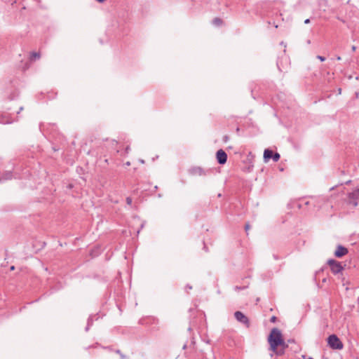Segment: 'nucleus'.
I'll return each mask as SVG.
<instances>
[{
    "label": "nucleus",
    "instance_id": "nucleus-46",
    "mask_svg": "<svg viewBox=\"0 0 359 359\" xmlns=\"http://www.w3.org/2000/svg\"><path fill=\"white\" fill-rule=\"evenodd\" d=\"M309 359H313L311 357L309 358Z\"/></svg>",
    "mask_w": 359,
    "mask_h": 359
},
{
    "label": "nucleus",
    "instance_id": "nucleus-3",
    "mask_svg": "<svg viewBox=\"0 0 359 359\" xmlns=\"http://www.w3.org/2000/svg\"><path fill=\"white\" fill-rule=\"evenodd\" d=\"M328 346L332 349L341 350L343 348V343L341 341L339 338L335 335L332 334L327 338Z\"/></svg>",
    "mask_w": 359,
    "mask_h": 359
},
{
    "label": "nucleus",
    "instance_id": "nucleus-40",
    "mask_svg": "<svg viewBox=\"0 0 359 359\" xmlns=\"http://www.w3.org/2000/svg\"><path fill=\"white\" fill-rule=\"evenodd\" d=\"M186 347H187V345H186V344H184V345L183 346V348L184 349V348H186Z\"/></svg>",
    "mask_w": 359,
    "mask_h": 359
},
{
    "label": "nucleus",
    "instance_id": "nucleus-22",
    "mask_svg": "<svg viewBox=\"0 0 359 359\" xmlns=\"http://www.w3.org/2000/svg\"><path fill=\"white\" fill-rule=\"evenodd\" d=\"M203 250L205 251V252H208V248L206 246L205 243H203Z\"/></svg>",
    "mask_w": 359,
    "mask_h": 359
},
{
    "label": "nucleus",
    "instance_id": "nucleus-5",
    "mask_svg": "<svg viewBox=\"0 0 359 359\" xmlns=\"http://www.w3.org/2000/svg\"><path fill=\"white\" fill-rule=\"evenodd\" d=\"M271 158H272L274 162H278L280 158V155L278 152L274 153L269 149H265L264 151V161L267 162Z\"/></svg>",
    "mask_w": 359,
    "mask_h": 359
},
{
    "label": "nucleus",
    "instance_id": "nucleus-43",
    "mask_svg": "<svg viewBox=\"0 0 359 359\" xmlns=\"http://www.w3.org/2000/svg\"><path fill=\"white\" fill-rule=\"evenodd\" d=\"M341 88H339V89L338 90V92H339V93H341Z\"/></svg>",
    "mask_w": 359,
    "mask_h": 359
},
{
    "label": "nucleus",
    "instance_id": "nucleus-42",
    "mask_svg": "<svg viewBox=\"0 0 359 359\" xmlns=\"http://www.w3.org/2000/svg\"><path fill=\"white\" fill-rule=\"evenodd\" d=\"M140 162H141L142 163H144V160H141V161H140Z\"/></svg>",
    "mask_w": 359,
    "mask_h": 359
},
{
    "label": "nucleus",
    "instance_id": "nucleus-38",
    "mask_svg": "<svg viewBox=\"0 0 359 359\" xmlns=\"http://www.w3.org/2000/svg\"><path fill=\"white\" fill-rule=\"evenodd\" d=\"M353 206L355 207L358 203H353Z\"/></svg>",
    "mask_w": 359,
    "mask_h": 359
},
{
    "label": "nucleus",
    "instance_id": "nucleus-21",
    "mask_svg": "<svg viewBox=\"0 0 359 359\" xmlns=\"http://www.w3.org/2000/svg\"><path fill=\"white\" fill-rule=\"evenodd\" d=\"M129 150H130V147H129V146H127V147H126V149H125V151H124V153H125L126 154H127L129 152Z\"/></svg>",
    "mask_w": 359,
    "mask_h": 359
},
{
    "label": "nucleus",
    "instance_id": "nucleus-26",
    "mask_svg": "<svg viewBox=\"0 0 359 359\" xmlns=\"http://www.w3.org/2000/svg\"><path fill=\"white\" fill-rule=\"evenodd\" d=\"M351 49H352L353 51H355L356 50V46H353Z\"/></svg>",
    "mask_w": 359,
    "mask_h": 359
},
{
    "label": "nucleus",
    "instance_id": "nucleus-28",
    "mask_svg": "<svg viewBox=\"0 0 359 359\" xmlns=\"http://www.w3.org/2000/svg\"><path fill=\"white\" fill-rule=\"evenodd\" d=\"M97 2L99 3H103L104 1H105L106 0H96Z\"/></svg>",
    "mask_w": 359,
    "mask_h": 359
},
{
    "label": "nucleus",
    "instance_id": "nucleus-8",
    "mask_svg": "<svg viewBox=\"0 0 359 359\" xmlns=\"http://www.w3.org/2000/svg\"><path fill=\"white\" fill-rule=\"evenodd\" d=\"M348 250L346 247L341 245H338L334 252V256L337 258H341L348 254Z\"/></svg>",
    "mask_w": 359,
    "mask_h": 359
},
{
    "label": "nucleus",
    "instance_id": "nucleus-6",
    "mask_svg": "<svg viewBox=\"0 0 359 359\" xmlns=\"http://www.w3.org/2000/svg\"><path fill=\"white\" fill-rule=\"evenodd\" d=\"M235 318L240 323L244 324L248 327L250 326V321L248 318L244 315L241 311H236L234 313Z\"/></svg>",
    "mask_w": 359,
    "mask_h": 359
},
{
    "label": "nucleus",
    "instance_id": "nucleus-36",
    "mask_svg": "<svg viewBox=\"0 0 359 359\" xmlns=\"http://www.w3.org/2000/svg\"><path fill=\"white\" fill-rule=\"evenodd\" d=\"M341 57H340V56L337 57V60H341Z\"/></svg>",
    "mask_w": 359,
    "mask_h": 359
},
{
    "label": "nucleus",
    "instance_id": "nucleus-4",
    "mask_svg": "<svg viewBox=\"0 0 359 359\" xmlns=\"http://www.w3.org/2000/svg\"><path fill=\"white\" fill-rule=\"evenodd\" d=\"M327 264L330 266V270L334 274H337L344 270V266L341 265V262L337 260L329 259Z\"/></svg>",
    "mask_w": 359,
    "mask_h": 359
},
{
    "label": "nucleus",
    "instance_id": "nucleus-19",
    "mask_svg": "<svg viewBox=\"0 0 359 359\" xmlns=\"http://www.w3.org/2000/svg\"><path fill=\"white\" fill-rule=\"evenodd\" d=\"M276 320H277V318H276L275 316H273L271 318V319H270V321H271V323H276Z\"/></svg>",
    "mask_w": 359,
    "mask_h": 359
},
{
    "label": "nucleus",
    "instance_id": "nucleus-11",
    "mask_svg": "<svg viewBox=\"0 0 359 359\" xmlns=\"http://www.w3.org/2000/svg\"><path fill=\"white\" fill-rule=\"evenodd\" d=\"M13 178V172L12 171H6L1 177H0V182L6 180H9Z\"/></svg>",
    "mask_w": 359,
    "mask_h": 359
},
{
    "label": "nucleus",
    "instance_id": "nucleus-14",
    "mask_svg": "<svg viewBox=\"0 0 359 359\" xmlns=\"http://www.w3.org/2000/svg\"><path fill=\"white\" fill-rule=\"evenodd\" d=\"M246 287H247L246 286H243V287L235 286L234 290H235L236 291H240V290H244V289H245Z\"/></svg>",
    "mask_w": 359,
    "mask_h": 359
},
{
    "label": "nucleus",
    "instance_id": "nucleus-20",
    "mask_svg": "<svg viewBox=\"0 0 359 359\" xmlns=\"http://www.w3.org/2000/svg\"><path fill=\"white\" fill-rule=\"evenodd\" d=\"M250 225L249 224V223H247L245 226V229L247 233H248V231L250 229Z\"/></svg>",
    "mask_w": 359,
    "mask_h": 359
},
{
    "label": "nucleus",
    "instance_id": "nucleus-7",
    "mask_svg": "<svg viewBox=\"0 0 359 359\" xmlns=\"http://www.w3.org/2000/svg\"><path fill=\"white\" fill-rule=\"evenodd\" d=\"M216 159L219 165H224L227 161V154L223 149H219L216 153Z\"/></svg>",
    "mask_w": 359,
    "mask_h": 359
},
{
    "label": "nucleus",
    "instance_id": "nucleus-44",
    "mask_svg": "<svg viewBox=\"0 0 359 359\" xmlns=\"http://www.w3.org/2000/svg\"><path fill=\"white\" fill-rule=\"evenodd\" d=\"M69 188H72V184H69Z\"/></svg>",
    "mask_w": 359,
    "mask_h": 359
},
{
    "label": "nucleus",
    "instance_id": "nucleus-30",
    "mask_svg": "<svg viewBox=\"0 0 359 359\" xmlns=\"http://www.w3.org/2000/svg\"><path fill=\"white\" fill-rule=\"evenodd\" d=\"M281 46H284V47L285 48L286 47V45L284 43L283 41L280 42V43Z\"/></svg>",
    "mask_w": 359,
    "mask_h": 359
},
{
    "label": "nucleus",
    "instance_id": "nucleus-29",
    "mask_svg": "<svg viewBox=\"0 0 359 359\" xmlns=\"http://www.w3.org/2000/svg\"><path fill=\"white\" fill-rule=\"evenodd\" d=\"M186 287H187V288H188V289H189V290L192 289V287H191V285H187L186 286Z\"/></svg>",
    "mask_w": 359,
    "mask_h": 359
},
{
    "label": "nucleus",
    "instance_id": "nucleus-2",
    "mask_svg": "<svg viewBox=\"0 0 359 359\" xmlns=\"http://www.w3.org/2000/svg\"><path fill=\"white\" fill-rule=\"evenodd\" d=\"M189 173L193 176H206L212 173V169H204L200 166H193L189 170Z\"/></svg>",
    "mask_w": 359,
    "mask_h": 359
},
{
    "label": "nucleus",
    "instance_id": "nucleus-9",
    "mask_svg": "<svg viewBox=\"0 0 359 359\" xmlns=\"http://www.w3.org/2000/svg\"><path fill=\"white\" fill-rule=\"evenodd\" d=\"M348 198L353 201H359V186L348 194Z\"/></svg>",
    "mask_w": 359,
    "mask_h": 359
},
{
    "label": "nucleus",
    "instance_id": "nucleus-1",
    "mask_svg": "<svg viewBox=\"0 0 359 359\" xmlns=\"http://www.w3.org/2000/svg\"><path fill=\"white\" fill-rule=\"evenodd\" d=\"M267 341L269 344V350L272 352L270 353L271 358L274 355L281 356L284 355L286 348L288 347L287 344L283 339L281 331L277 327L271 329Z\"/></svg>",
    "mask_w": 359,
    "mask_h": 359
},
{
    "label": "nucleus",
    "instance_id": "nucleus-12",
    "mask_svg": "<svg viewBox=\"0 0 359 359\" xmlns=\"http://www.w3.org/2000/svg\"><path fill=\"white\" fill-rule=\"evenodd\" d=\"M223 20L218 17L215 18L212 21V24L216 27H220L223 25Z\"/></svg>",
    "mask_w": 359,
    "mask_h": 359
},
{
    "label": "nucleus",
    "instance_id": "nucleus-35",
    "mask_svg": "<svg viewBox=\"0 0 359 359\" xmlns=\"http://www.w3.org/2000/svg\"><path fill=\"white\" fill-rule=\"evenodd\" d=\"M290 206H291V203H288V204H287V209H290Z\"/></svg>",
    "mask_w": 359,
    "mask_h": 359
},
{
    "label": "nucleus",
    "instance_id": "nucleus-31",
    "mask_svg": "<svg viewBox=\"0 0 359 359\" xmlns=\"http://www.w3.org/2000/svg\"><path fill=\"white\" fill-rule=\"evenodd\" d=\"M22 109H23L22 107H20V109L17 113L19 114Z\"/></svg>",
    "mask_w": 359,
    "mask_h": 359
},
{
    "label": "nucleus",
    "instance_id": "nucleus-24",
    "mask_svg": "<svg viewBox=\"0 0 359 359\" xmlns=\"http://www.w3.org/2000/svg\"><path fill=\"white\" fill-rule=\"evenodd\" d=\"M90 327H91V326H90V325H88V324H87V326H86V332H87V331H88Z\"/></svg>",
    "mask_w": 359,
    "mask_h": 359
},
{
    "label": "nucleus",
    "instance_id": "nucleus-39",
    "mask_svg": "<svg viewBox=\"0 0 359 359\" xmlns=\"http://www.w3.org/2000/svg\"><path fill=\"white\" fill-rule=\"evenodd\" d=\"M274 259H278V257L276 255H273Z\"/></svg>",
    "mask_w": 359,
    "mask_h": 359
},
{
    "label": "nucleus",
    "instance_id": "nucleus-37",
    "mask_svg": "<svg viewBox=\"0 0 359 359\" xmlns=\"http://www.w3.org/2000/svg\"><path fill=\"white\" fill-rule=\"evenodd\" d=\"M350 183H351V180H348V181H347V182H346V184H350Z\"/></svg>",
    "mask_w": 359,
    "mask_h": 359
},
{
    "label": "nucleus",
    "instance_id": "nucleus-45",
    "mask_svg": "<svg viewBox=\"0 0 359 359\" xmlns=\"http://www.w3.org/2000/svg\"><path fill=\"white\" fill-rule=\"evenodd\" d=\"M105 162L108 163V159H105Z\"/></svg>",
    "mask_w": 359,
    "mask_h": 359
},
{
    "label": "nucleus",
    "instance_id": "nucleus-10",
    "mask_svg": "<svg viewBox=\"0 0 359 359\" xmlns=\"http://www.w3.org/2000/svg\"><path fill=\"white\" fill-rule=\"evenodd\" d=\"M12 123V120L9 116H8L6 114H0V123L7 124V123Z\"/></svg>",
    "mask_w": 359,
    "mask_h": 359
},
{
    "label": "nucleus",
    "instance_id": "nucleus-33",
    "mask_svg": "<svg viewBox=\"0 0 359 359\" xmlns=\"http://www.w3.org/2000/svg\"><path fill=\"white\" fill-rule=\"evenodd\" d=\"M10 269H11V271L14 270V269H15V266H11Z\"/></svg>",
    "mask_w": 359,
    "mask_h": 359
},
{
    "label": "nucleus",
    "instance_id": "nucleus-17",
    "mask_svg": "<svg viewBox=\"0 0 359 359\" xmlns=\"http://www.w3.org/2000/svg\"><path fill=\"white\" fill-rule=\"evenodd\" d=\"M229 140V135H226L223 137V142H227Z\"/></svg>",
    "mask_w": 359,
    "mask_h": 359
},
{
    "label": "nucleus",
    "instance_id": "nucleus-41",
    "mask_svg": "<svg viewBox=\"0 0 359 359\" xmlns=\"http://www.w3.org/2000/svg\"><path fill=\"white\" fill-rule=\"evenodd\" d=\"M339 20H340L341 21H342V22H344V20H341L339 18H337Z\"/></svg>",
    "mask_w": 359,
    "mask_h": 359
},
{
    "label": "nucleus",
    "instance_id": "nucleus-18",
    "mask_svg": "<svg viewBox=\"0 0 359 359\" xmlns=\"http://www.w3.org/2000/svg\"><path fill=\"white\" fill-rule=\"evenodd\" d=\"M317 58L321 62H324L325 60V57L321 55H318Z\"/></svg>",
    "mask_w": 359,
    "mask_h": 359
},
{
    "label": "nucleus",
    "instance_id": "nucleus-25",
    "mask_svg": "<svg viewBox=\"0 0 359 359\" xmlns=\"http://www.w3.org/2000/svg\"><path fill=\"white\" fill-rule=\"evenodd\" d=\"M310 22V19H306L304 20L305 24H309Z\"/></svg>",
    "mask_w": 359,
    "mask_h": 359
},
{
    "label": "nucleus",
    "instance_id": "nucleus-34",
    "mask_svg": "<svg viewBox=\"0 0 359 359\" xmlns=\"http://www.w3.org/2000/svg\"><path fill=\"white\" fill-rule=\"evenodd\" d=\"M126 165L128 166V165H130V163L129 161H128V162L126 163Z\"/></svg>",
    "mask_w": 359,
    "mask_h": 359
},
{
    "label": "nucleus",
    "instance_id": "nucleus-15",
    "mask_svg": "<svg viewBox=\"0 0 359 359\" xmlns=\"http://www.w3.org/2000/svg\"><path fill=\"white\" fill-rule=\"evenodd\" d=\"M116 353L119 354V355L121 356V359H125L126 357L125 355H123V353H121V351L120 350H116Z\"/></svg>",
    "mask_w": 359,
    "mask_h": 359
},
{
    "label": "nucleus",
    "instance_id": "nucleus-13",
    "mask_svg": "<svg viewBox=\"0 0 359 359\" xmlns=\"http://www.w3.org/2000/svg\"><path fill=\"white\" fill-rule=\"evenodd\" d=\"M41 57V55L39 53H36V52H32L30 53V57H29V60L31 61H34V60H38Z\"/></svg>",
    "mask_w": 359,
    "mask_h": 359
},
{
    "label": "nucleus",
    "instance_id": "nucleus-23",
    "mask_svg": "<svg viewBox=\"0 0 359 359\" xmlns=\"http://www.w3.org/2000/svg\"><path fill=\"white\" fill-rule=\"evenodd\" d=\"M126 202H132L131 198L130 197H127L126 198Z\"/></svg>",
    "mask_w": 359,
    "mask_h": 359
},
{
    "label": "nucleus",
    "instance_id": "nucleus-32",
    "mask_svg": "<svg viewBox=\"0 0 359 359\" xmlns=\"http://www.w3.org/2000/svg\"><path fill=\"white\" fill-rule=\"evenodd\" d=\"M240 131V128L238 127L236 128V133H238Z\"/></svg>",
    "mask_w": 359,
    "mask_h": 359
},
{
    "label": "nucleus",
    "instance_id": "nucleus-16",
    "mask_svg": "<svg viewBox=\"0 0 359 359\" xmlns=\"http://www.w3.org/2000/svg\"><path fill=\"white\" fill-rule=\"evenodd\" d=\"M93 318H92L91 316H90V317L88 318L87 324H88V325H90V326H92V325H93Z\"/></svg>",
    "mask_w": 359,
    "mask_h": 359
},
{
    "label": "nucleus",
    "instance_id": "nucleus-27",
    "mask_svg": "<svg viewBox=\"0 0 359 359\" xmlns=\"http://www.w3.org/2000/svg\"><path fill=\"white\" fill-rule=\"evenodd\" d=\"M302 208L301 203H297V208L300 209Z\"/></svg>",
    "mask_w": 359,
    "mask_h": 359
}]
</instances>
